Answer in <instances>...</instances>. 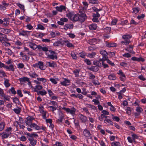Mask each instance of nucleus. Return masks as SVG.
<instances>
[{"mask_svg": "<svg viewBox=\"0 0 146 146\" xmlns=\"http://www.w3.org/2000/svg\"><path fill=\"white\" fill-rule=\"evenodd\" d=\"M66 15V17L69 18L70 20L74 22L79 21L82 22L87 18L86 15L84 13H82L80 14H78L74 15L73 12H69L67 13Z\"/></svg>", "mask_w": 146, "mask_h": 146, "instance_id": "1", "label": "nucleus"}, {"mask_svg": "<svg viewBox=\"0 0 146 146\" xmlns=\"http://www.w3.org/2000/svg\"><path fill=\"white\" fill-rule=\"evenodd\" d=\"M27 138L30 141V143L32 146H34L35 145L37 141L33 137H38V135L36 133H34L31 134L29 133H27Z\"/></svg>", "mask_w": 146, "mask_h": 146, "instance_id": "2", "label": "nucleus"}, {"mask_svg": "<svg viewBox=\"0 0 146 146\" xmlns=\"http://www.w3.org/2000/svg\"><path fill=\"white\" fill-rule=\"evenodd\" d=\"M48 103L51 105L48 107L49 109V111L54 112V111L56 110L58 107L57 103L55 101H51Z\"/></svg>", "mask_w": 146, "mask_h": 146, "instance_id": "3", "label": "nucleus"}, {"mask_svg": "<svg viewBox=\"0 0 146 146\" xmlns=\"http://www.w3.org/2000/svg\"><path fill=\"white\" fill-rule=\"evenodd\" d=\"M61 109L65 111L67 113H69L73 116H74L75 115L76 110V109L74 107L70 108L63 107L61 108Z\"/></svg>", "mask_w": 146, "mask_h": 146, "instance_id": "4", "label": "nucleus"}, {"mask_svg": "<svg viewBox=\"0 0 146 146\" xmlns=\"http://www.w3.org/2000/svg\"><path fill=\"white\" fill-rule=\"evenodd\" d=\"M38 110L41 114L42 117L43 119H46L48 117V115L46 117V114H48V113L46 111L44 110V108L43 106H39Z\"/></svg>", "mask_w": 146, "mask_h": 146, "instance_id": "5", "label": "nucleus"}, {"mask_svg": "<svg viewBox=\"0 0 146 146\" xmlns=\"http://www.w3.org/2000/svg\"><path fill=\"white\" fill-rule=\"evenodd\" d=\"M100 53L102 56V58H100L99 61H100L104 62L106 61L107 58H108V53L106 51L104 50H101L100 51Z\"/></svg>", "mask_w": 146, "mask_h": 146, "instance_id": "6", "label": "nucleus"}, {"mask_svg": "<svg viewBox=\"0 0 146 146\" xmlns=\"http://www.w3.org/2000/svg\"><path fill=\"white\" fill-rule=\"evenodd\" d=\"M78 116L79 119L82 123H85L88 121L87 117L81 113L79 114Z\"/></svg>", "mask_w": 146, "mask_h": 146, "instance_id": "7", "label": "nucleus"}, {"mask_svg": "<svg viewBox=\"0 0 146 146\" xmlns=\"http://www.w3.org/2000/svg\"><path fill=\"white\" fill-rule=\"evenodd\" d=\"M49 52H50L51 55L48 54L47 58L52 59H54V58L56 59L57 58V56L55 52L52 50H49Z\"/></svg>", "mask_w": 146, "mask_h": 146, "instance_id": "8", "label": "nucleus"}, {"mask_svg": "<svg viewBox=\"0 0 146 146\" xmlns=\"http://www.w3.org/2000/svg\"><path fill=\"white\" fill-rule=\"evenodd\" d=\"M30 32L29 31L21 30L19 32V35L26 37L28 36Z\"/></svg>", "mask_w": 146, "mask_h": 146, "instance_id": "9", "label": "nucleus"}, {"mask_svg": "<svg viewBox=\"0 0 146 146\" xmlns=\"http://www.w3.org/2000/svg\"><path fill=\"white\" fill-rule=\"evenodd\" d=\"M20 55L22 57V59L23 61H27L29 59V56L22 52H20Z\"/></svg>", "mask_w": 146, "mask_h": 146, "instance_id": "10", "label": "nucleus"}, {"mask_svg": "<svg viewBox=\"0 0 146 146\" xmlns=\"http://www.w3.org/2000/svg\"><path fill=\"white\" fill-rule=\"evenodd\" d=\"M26 119L25 123L28 126H29L32 123V121L34 119V118L32 116H29Z\"/></svg>", "mask_w": 146, "mask_h": 146, "instance_id": "11", "label": "nucleus"}, {"mask_svg": "<svg viewBox=\"0 0 146 146\" xmlns=\"http://www.w3.org/2000/svg\"><path fill=\"white\" fill-rule=\"evenodd\" d=\"M83 134L85 137L87 138L89 137L91 135L90 131L86 129L84 130Z\"/></svg>", "mask_w": 146, "mask_h": 146, "instance_id": "12", "label": "nucleus"}, {"mask_svg": "<svg viewBox=\"0 0 146 146\" xmlns=\"http://www.w3.org/2000/svg\"><path fill=\"white\" fill-rule=\"evenodd\" d=\"M28 75L31 78H35L38 76V75L34 71H31L28 72Z\"/></svg>", "mask_w": 146, "mask_h": 146, "instance_id": "13", "label": "nucleus"}, {"mask_svg": "<svg viewBox=\"0 0 146 146\" xmlns=\"http://www.w3.org/2000/svg\"><path fill=\"white\" fill-rule=\"evenodd\" d=\"M70 81L69 80L64 78L63 81L61 82L60 84L62 86H66L70 85Z\"/></svg>", "mask_w": 146, "mask_h": 146, "instance_id": "14", "label": "nucleus"}, {"mask_svg": "<svg viewBox=\"0 0 146 146\" xmlns=\"http://www.w3.org/2000/svg\"><path fill=\"white\" fill-rule=\"evenodd\" d=\"M10 135L9 133L4 131L2 133L0 134V136L2 137V139H6L8 138Z\"/></svg>", "mask_w": 146, "mask_h": 146, "instance_id": "15", "label": "nucleus"}, {"mask_svg": "<svg viewBox=\"0 0 146 146\" xmlns=\"http://www.w3.org/2000/svg\"><path fill=\"white\" fill-rule=\"evenodd\" d=\"M31 128H34L36 130H39L41 129L40 127L35 123H32L29 126Z\"/></svg>", "mask_w": 146, "mask_h": 146, "instance_id": "16", "label": "nucleus"}, {"mask_svg": "<svg viewBox=\"0 0 146 146\" xmlns=\"http://www.w3.org/2000/svg\"><path fill=\"white\" fill-rule=\"evenodd\" d=\"M46 65L50 67L54 68L56 66V63L52 61V62H46Z\"/></svg>", "mask_w": 146, "mask_h": 146, "instance_id": "17", "label": "nucleus"}, {"mask_svg": "<svg viewBox=\"0 0 146 146\" xmlns=\"http://www.w3.org/2000/svg\"><path fill=\"white\" fill-rule=\"evenodd\" d=\"M56 9L58 11L62 12L63 10H65L66 7L64 6L61 5L59 7H56Z\"/></svg>", "mask_w": 146, "mask_h": 146, "instance_id": "18", "label": "nucleus"}, {"mask_svg": "<svg viewBox=\"0 0 146 146\" xmlns=\"http://www.w3.org/2000/svg\"><path fill=\"white\" fill-rule=\"evenodd\" d=\"M19 80L20 82H29V78L27 77H24L22 78H19Z\"/></svg>", "mask_w": 146, "mask_h": 146, "instance_id": "19", "label": "nucleus"}, {"mask_svg": "<svg viewBox=\"0 0 146 146\" xmlns=\"http://www.w3.org/2000/svg\"><path fill=\"white\" fill-rule=\"evenodd\" d=\"M29 46L31 48L34 50L37 48V45L31 42H28Z\"/></svg>", "mask_w": 146, "mask_h": 146, "instance_id": "20", "label": "nucleus"}, {"mask_svg": "<svg viewBox=\"0 0 146 146\" xmlns=\"http://www.w3.org/2000/svg\"><path fill=\"white\" fill-rule=\"evenodd\" d=\"M98 40L96 38H93L88 41V43L90 45H94L97 42Z\"/></svg>", "mask_w": 146, "mask_h": 146, "instance_id": "21", "label": "nucleus"}, {"mask_svg": "<svg viewBox=\"0 0 146 146\" xmlns=\"http://www.w3.org/2000/svg\"><path fill=\"white\" fill-rule=\"evenodd\" d=\"M88 27L90 30H94L96 29L97 26L96 24L94 23L89 25Z\"/></svg>", "mask_w": 146, "mask_h": 146, "instance_id": "22", "label": "nucleus"}, {"mask_svg": "<svg viewBox=\"0 0 146 146\" xmlns=\"http://www.w3.org/2000/svg\"><path fill=\"white\" fill-rule=\"evenodd\" d=\"M1 96L2 98L3 99L4 102H6L7 101H10L9 97L5 95L4 94L2 95Z\"/></svg>", "mask_w": 146, "mask_h": 146, "instance_id": "23", "label": "nucleus"}, {"mask_svg": "<svg viewBox=\"0 0 146 146\" xmlns=\"http://www.w3.org/2000/svg\"><path fill=\"white\" fill-rule=\"evenodd\" d=\"M74 27L73 24H66L64 25V29L65 30H67L68 29H72Z\"/></svg>", "mask_w": 146, "mask_h": 146, "instance_id": "24", "label": "nucleus"}, {"mask_svg": "<svg viewBox=\"0 0 146 146\" xmlns=\"http://www.w3.org/2000/svg\"><path fill=\"white\" fill-rule=\"evenodd\" d=\"M131 35H129L126 34L124 35H123L122 36V38L124 40H130V38L131 37Z\"/></svg>", "mask_w": 146, "mask_h": 146, "instance_id": "25", "label": "nucleus"}, {"mask_svg": "<svg viewBox=\"0 0 146 146\" xmlns=\"http://www.w3.org/2000/svg\"><path fill=\"white\" fill-rule=\"evenodd\" d=\"M108 78L110 80H115L116 79V77L114 74H112L108 76Z\"/></svg>", "mask_w": 146, "mask_h": 146, "instance_id": "26", "label": "nucleus"}, {"mask_svg": "<svg viewBox=\"0 0 146 146\" xmlns=\"http://www.w3.org/2000/svg\"><path fill=\"white\" fill-rule=\"evenodd\" d=\"M64 44V43H63V42L58 40L53 43V45L55 46H59L60 44L62 45Z\"/></svg>", "mask_w": 146, "mask_h": 146, "instance_id": "27", "label": "nucleus"}, {"mask_svg": "<svg viewBox=\"0 0 146 146\" xmlns=\"http://www.w3.org/2000/svg\"><path fill=\"white\" fill-rule=\"evenodd\" d=\"M1 32L5 34L9 33L11 31L10 29H4L3 28H1Z\"/></svg>", "mask_w": 146, "mask_h": 146, "instance_id": "28", "label": "nucleus"}, {"mask_svg": "<svg viewBox=\"0 0 146 146\" xmlns=\"http://www.w3.org/2000/svg\"><path fill=\"white\" fill-rule=\"evenodd\" d=\"M106 46L109 47H115L117 44L113 42H108L106 43Z\"/></svg>", "mask_w": 146, "mask_h": 146, "instance_id": "29", "label": "nucleus"}, {"mask_svg": "<svg viewBox=\"0 0 146 146\" xmlns=\"http://www.w3.org/2000/svg\"><path fill=\"white\" fill-rule=\"evenodd\" d=\"M38 68L41 70H44L45 69V67L44 66L43 63L42 62H38Z\"/></svg>", "mask_w": 146, "mask_h": 146, "instance_id": "30", "label": "nucleus"}, {"mask_svg": "<svg viewBox=\"0 0 146 146\" xmlns=\"http://www.w3.org/2000/svg\"><path fill=\"white\" fill-rule=\"evenodd\" d=\"M89 69L93 72H97L99 70L97 66H92Z\"/></svg>", "mask_w": 146, "mask_h": 146, "instance_id": "31", "label": "nucleus"}, {"mask_svg": "<svg viewBox=\"0 0 146 146\" xmlns=\"http://www.w3.org/2000/svg\"><path fill=\"white\" fill-rule=\"evenodd\" d=\"M63 43L65 44L68 47H72L74 46L68 40H65L63 42Z\"/></svg>", "mask_w": 146, "mask_h": 146, "instance_id": "32", "label": "nucleus"}, {"mask_svg": "<svg viewBox=\"0 0 146 146\" xmlns=\"http://www.w3.org/2000/svg\"><path fill=\"white\" fill-rule=\"evenodd\" d=\"M42 86L41 85H36L35 87L34 91L36 92H38V90L42 89Z\"/></svg>", "mask_w": 146, "mask_h": 146, "instance_id": "33", "label": "nucleus"}, {"mask_svg": "<svg viewBox=\"0 0 146 146\" xmlns=\"http://www.w3.org/2000/svg\"><path fill=\"white\" fill-rule=\"evenodd\" d=\"M73 72L74 74L75 77H77L79 76V73L80 72L79 69H76L73 71Z\"/></svg>", "mask_w": 146, "mask_h": 146, "instance_id": "34", "label": "nucleus"}, {"mask_svg": "<svg viewBox=\"0 0 146 146\" xmlns=\"http://www.w3.org/2000/svg\"><path fill=\"white\" fill-rule=\"evenodd\" d=\"M5 81L4 84L6 87H8L10 86V84L9 82V80L7 79H4Z\"/></svg>", "mask_w": 146, "mask_h": 146, "instance_id": "35", "label": "nucleus"}, {"mask_svg": "<svg viewBox=\"0 0 146 146\" xmlns=\"http://www.w3.org/2000/svg\"><path fill=\"white\" fill-rule=\"evenodd\" d=\"M16 4L21 9L23 10V12L25 11V6L24 5L21 4L20 3H18Z\"/></svg>", "mask_w": 146, "mask_h": 146, "instance_id": "36", "label": "nucleus"}, {"mask_svg": "<svg viewBox=\"0 0 146 146\" xmlns=\"http://www.w3.org/2000/svg\"><path fill=\"white\" fill-rule=\"evenodd\" d=\"M50 80L52 83L56 84H57V82L56 81L58 80V78H56L55 79L51 78L50 79Z\"/></svg>", "mask_w": 146, "mask_h": 146, "instance_id": "37", "label": "nucleus"}, {"mask_svg": "<svg viewBox=\"0 0 146 146\" xmlns=\"http://www.w3.org/2000/svg\"><path fill=\"white\" fill-rule=\"evenodd\" d=\"M104 122L105 123H108V124H110V125H112L113 124V122L111 121V119H105L104 121Z\"/></svg>", "mask_w": 146, "mask_h": 146, "instance_id": "38", "label": "nucleus"}, {"mask_svg": "<svg viewBox=\"0 0 146 146\" xmlns=\"http://www.w3.org/2000/svg\"><path fill=\"white\" fill-rule=\"evenodd\" d=\"M9 92H11L12 94L13 95H15L16 94V92L15 90L14 87H12L9 90Z\"/></svg>", "mask_w": 146, "mask_h": 146, "instance_id": "39", "label": "nucleus"}, {"mask_svg": "<svg viewBox=\"0 0 146 146\" xmlns=\"http://www.w3.org/2000/svg\"><path fill=\"white\" fill-rule=\"evenodd\" d=\"M7 39V37H6V36L5 35H4V37H0V42L2 44L3 42L6 41Z\"/></svg>", "mask_w": 146, "mask_h": 146, "instance_id": "40", "label": "nucleus"}, {"mask_svg": "<svg viewBox=\"0 0 146 146\" xmlns=\"http://www.w3.org/2000/svg\"><path fill=\"white\" fill-rule=\"evenodd\" d=\"M18 109L15 108L13 110L14 112L16 113L17 114H18L21 111V109L19 108V107H17Z\"/></svg>", "mask_w": 146, "mask_h": 146, "instance_id": "41", "label": "nucleus"}, {"mask_svg": "<svg viewBox=\"0 0 146 146\" xmlns=\"http://www.w3.org/2000/svg\"><path fill=\"white\" fill-rule=\"evenodd\" d=\"M130 42V40H124V41H122L121 42V44L123 45H127L129 44Z\"/></svg>", "mask_w": 146, "mask_h": 146, "instance_id": "42", "label": "nucleus"}, {"mask_svg": "<svg viewBox=\"0 0 146 146\" xmlns=\"http://www.w3.org/2000/svg\"><path fill=\"white\" fill-rule=\"evenodd\" d=\"M119 65L120 66L123 67H127L128 66V64L127 62H122L120 63Z\"/></svg>", "mask_w": 146, "mask_h": 146, "instance_id": "43", "label": "nucleus"}, {"mask_svg": "<svg viewBox=\"0 0 146 146\" xmlns=\"http://www.w3.org/2000/svg\"><path fill=\"white\" fill-rule=\"evenodd\" d=\"M96 53L94 52H92L91 53H89L88 56L90 58H93L95 56Z\"/></svg>", "mask_w": 146, "mask_h": 146, "instance_id": "44", "label": "nucleus"}, {"mask_svg": "<svg viewBox=\"0 0 146 146\" xmlns=\"http://www.w3.org/2000/svg\"><path fill=\"white\" fill-rule=\"evenodd\" d=\"M39 94L41 95L42 96H44L46 95L47 94L46 92L44 90L42 91H40L38 92Z\"/></svg>", "mask_w": 146, "mask_h": 146, "instance_id": "45", "label": "nucleus"}, {"mask_svg": "<svg viewBox=\"0 0 146 146\" xmlns=\"http://www.w3.org/2000/svg\"><path fill=\"white\" fill-rule=\"evenodd\" d=\"M111 30V28L110 27H107L104 29V32L107 33H110Z\"/></svg>", "mask_w": 146, "mask_h": 146, "instance_id": "46", "label": "nucleus"}, {"mask_svg": "<svg viewBox=\"0 0 146 146\" xmlns=\"http://www.w3.org/2000/svg\"><path fill=\"white\" fill-rule=\"evenodd\" d=\"M5 131L9 133L10 135H11V132L12 131V128L11 127H8Z\"/></svg>", "mask_w": 146, "mask_h": 146, "instance_id": "47", "label": "nucleus"}, {"mask_svg": "<svg viewBox=\"0 0 146 146\" xmlns=\"http://www.w3.org/2000/svg\"><path fill=\"white\" fill-rule=\"evenodd\" d=\"M5 124L4 122H1L0 123V131H2L4 128Z\"/></svg>", "mask_w": 146, "mask_h": 146, "instance_id": "48", "label": "nucleus"}, {"mask_svg": "<svg viewBox=\"0 0 146 146\" xmlns=\"http://www.w3.org/2000/svg\"><path fill=\"white\" fill-rule=\"evenodd\" d=\"M118 72L117 73V74L121 77H125V74L123 73L122 70H120L118 71Z\"/></svg>", "mask_w": 146, "mask_h": 146, "instance_id": "49", "label": "nucleus"}, {"mask_svg": "<svg viewBox=\"0 0 146 146\" xmlns=\"http://www.w3.org/2000/svg\"><path fill=\"white\" fill-rule=\"evenodd\" d=\"M93 64L94 65H96L97 66H98L99 67H101V64L100 62L99 61H94Z\"/></svg>", "mask_w": 146, "mask_h": 146, "instance_id": "50", "label": "nucleus"}, {"mask_svg": "<svg viewBox=\"0 0 146 146\" xmlns=\"http://www.w3.org/2000/svg\"><path fill=\"white\" fill-rule=\"evenodd\" d=\"M111 145L112 146H120V143L118 142H115L112 143Z\"/></svg>", "mask_w": 146, "mask_h": 146, "instance_id": "51", "label": "nucleus"}, {"mask_svg": "<svg viewBox=\"0 0 146 146\" xmlns=\"http://www.w3.org/2000/svg\"><path fill=\"white\" fill-rule=\"evenodd\" d=\"M80 57L82 58H85L86 57V54L84 52H82L79 54Z\"/></svg>", "mask_w": 146, "mask_h": 146, "instance_id": "52", "label": "nucleus"}, {"mask_svg": "<svg viewBox=\"0 0 146 146\" xmlns=\"http://www.w3.org/2000/svg\"><path fill=\"white\" fill-rule=\"evenodd\" d=\"M106 60L107 61V63L111 65L112 66H113L115 65V64L114 63L112 62L109 59L108 57V58H107V59Z\"/></svg>", "mask_w": 146, "mask_h": 146, "instance_id": "53", "label": "nucleus"}, {"mask_svg": "<svg viewBox=\"0 0 146 146\" xmlns=\"http://www.w3.org/2000/svg\"><path fill=\"white\" fill-rule=\"evenodd\" d=\"M132 138L134 141H135V139H137L138 138V136L135 134H133L132 135Z\"/></svg>", "mask_w": 146, "mask_h": 146, "instance_id": "54", "label": "nucleus"}, {"mask_svg": "<svg viewBox=\"0 0 146 146\" xmlns=\"http://www.w3.org/2000/svg\"><path fill=\"white\" fill-rule=\"evenodd\" d=\"M92 82L93 83V84L95 85H99L100 84V83L98 81V80H92Z\"/></svg>", "mask_w": 146, "mask_h": 146, "instance_id": "55", "label": "nucleus"}, {"mask_svg": "<svg viewBox=\"0 0 146 146\" xmlns=\"http://www.w3.org/2000/svg\"><path fill=\"white\" fill-rule=\"evenodd\" d=\"M37 29H39L41 30H43L45 29L44 27L41 24H38L37 25Z\"/></svg>", "mask_w": 146, "mask_h": 146, "instance_id": "56", "label": "nucleus"}, {"mask_svg": "<svg viewBox=\"0 0 146 146\" xmlns=\"http://www.w3.org/2000/svg\"><path fill=\"white\" fill-rule=\"evenodd\" d=\"M64 117L63 113L62 112H60L59 113V118L63 120V119Z\"/></svg>", "mask_w": 146, "mask_h": 146, "instance_id": "57", "label": "nucleus"}, {"mask_svg": "<svg viewBox=\"0 0 146 146\" xmlns=\"http://www.w3.org/2000/svg\"><path fill=\"white\" fill-rule=\"evenodd\" d=\"M136 111L137 112L140 113L143 111V109L140 107H137L136 108Z\"/></svg>", "mask_w": 146, "mask_h": 146, "instance_id": "58", "label": "nucleus"}, {"mask_svg": "<svg viewBox=\"0 0 146 146\" xmlns=\"http://www.w3.org/2000/svg\"><path fill=\"white\" fill-rule=\"evenodd\" d=\"M84 62L86 63L88 65H90L91 64V62L88 59H85L84 60Z\"/></svg>", "mask_w": 146, "mask_h": 146, "instance_id": "59", "label": "nucleus"}, {"mask_svg": "<svg viewBox=\"0 0 146 146\" xmlns=\"http://www.w3.org/2000/svg\"><path fill=\"white\" fill-rule=\"evenodd\" d=\"M9 70L13 72L15 71L14 66L12 64H11L9 66Z\"/></svg>", "mask_w": 146, "mask_h": 146, "instance_id": "60", "label": "nucleus"}, {"mask_svg": "<svg viewBox=\"0 0 146 146\" xmlns=\"http://www.w3.org/2000/svg\"><path fill=\"white\" fill-rule=\"evenodd\" d=\"M71 56L72 57V58L75 60H76L77 58V56L74 52H71Z\"/></svg>", "mask_w": 146, "mask_h": 146, "instance_id": "61", "label": "nucleus"}, {"mask_svg": "<svg viewBox=\"0 0 146 146\" xmlns=\"http://www.w3.org/2000/svg\"><path fill=\"white\" fill-rule=\"evenodd\" d=\"M19 139L20 140L23 141H25L27 140L26 137L24 135H22Z\"/></svg>", "mask_w": 146, "mask_h": 146, "instance_id": "62", "label": "nucleus"}, {"mask_svg": "<svg viewBox=\"0 0 146 146\" xmlns=\"http://www.w3.org/2000/svg\"><path fill=\"white\" fill-rule=\"evenodd\" d=\"M112 118L114 121L117 122H118L120 120L119 118L117 116H113L112 117Z\"/></svg>", "mask_w": 146, "mask_h": 146, "instance_id": "63", "label": "nucleus"}, {"mask_svg": "<svg viewBox=\"0 0 146 146\" xmlns=\"http://www.w3.org/2000/svg\"><path fill=\"white\" fill-rule=\"evenodd\" d=\"M2 44L3 45L5 46H9L11 45V44L10 43L7 42L5 41H4L3 42V43Z\"/></svg>", "mask_w": 146, "mask_h": 146, "instance_id": "64", "label": "nucleus"}]
</instances>
